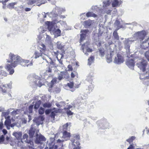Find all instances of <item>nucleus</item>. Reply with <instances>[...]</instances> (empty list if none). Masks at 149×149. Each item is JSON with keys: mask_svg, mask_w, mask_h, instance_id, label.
<instances>
[{"mask_svg": "<svg viewBox=\"0 0 149 149\" xmlns=\"http://www.w3.org/2000/svg\"><path fill=\"white\" fill-rule=\"evenodd\" d=\"M34 55H35L34 57L36 59L40 56H41L44 60H45L46 62L48 63L47 59L49 58V57L45 54H43L40 52L36 51L34 54Z\"/></svg>", "mask_w": 149, "mask_h": 149, "instance_id": "nucleus-9", "label": "nucleus"}, {"mask_svg": "<svg viewBox=\"0 0 149 149\" xmlns=\"http://www.w3.org/2000/svg\"><path fill=\"white\" fill-rule=\"evenodd\" d=\"M12 110V109H8L6 112H2V113L1 116H4L5 118L6 119H9L10 118V116H8L9 112L10 111H11Z\"/></svg>", "mask_w": 149, "mask_h": 149, "instance_id": "nucleus-24", "label": "nucleus"}, {"mask_svg": "<svg viewBox=\"0 0 149 149\" xmlns=\"http://www.w3.org/2000/svg\"><path fill=\"white\" fill-rule=\"evenodd\" d=\"M121 3L120 1H119L117 0H114L112 3L113 7H117L119 6Z\"/></svg>", "mask_w": 149, "mask_h": 149, "instance_id": "nucleus-26", "label": "nucleus"}, {"mask_svg": "<svg viewBox=\"0 0 149 149\" xmlns=\"http://www.w3.org/2000/svg\"><path fill=\"white\" fill-rule=\"evenodd\" d=\"M124 61L123 57L119 54H117L115 57L114 62L117 64H120Z\"/></svg>", "mask_w": 149, "mask_h": 149, "instance_id": "nucleus-12", "label": "nucleus"}, {"mask_svg": "<svg viewBox=\"0 0 149 149\" xmlns=\"http://www.w3.org/2000/svg\"><path fill=\"white\" fill-rule=\"evenodd\" d=\"M126 64L130 68L132 69H134V63L133 59H128L126 61Z\"/></svg>", "mask_w": 149, "mask_h": 149, "instance_id": "nucleus-16", "label": "nucleus"}, {"mask_svg": "<svg viewBox=\"0 0 149 149\" xmlns=\"http://www.w3.org/2000/svg\"><path fill=\"white\" fill-rule=\"evenodd\" d=\"M36 129L34 128L31 127V128L29 130V134L31 137H32L33 136L35 133Z\"/></svg>", "mask_w": 149, "mask_h": 149, "instance_id": "nucleus-30", "label": "nucleus"}, {"mask_svg": "<svg viewBox=\"0 0 149 149\" xmlns=\"http://www.w3.org/2000/svg\"><path fill=\"white\" fill-rule=\"evenodd\" d=\"M110 2L109 0H106L103 2V6L104 7H107L109 6L110 4Z\"/></svg>", "mask_w": 149, "mask_h": 149, "instance_id": "nucleus-37", "label": "nucleus"}, {"mask_svg": "<svg viewBox=\"0 0 149 149\" xmlns=\"http://www.w3.org/2000/svg\"><path fill=\"white\" fill-rule=\"evenodd\" d=\"M28 137V135L26 134H24L22 136V137L21 140L24 142L27 143L28 144H29L28 145V146L30 148L32 147V146L33 145V142L31 141L28 140L27 139Z\"/></svg>", "mask_w": 149, "mask_h": 149, "instance_id": "nucleus-11", "label": "nucleus"}, {"mask_svg": "<svg viewBox=\"0 0 149 149\" xmlns=\"http://www.w3.org/2000/svg\"><path fill=\"white\" fill-rule=\"evenodd\" d=\"M49 59V62L51 65H53V66L55 67H56L58 66V65L56 64L54 61L52 60L51 58L49 57V58L47 59V60ZM47 61H48V60ZM48 62L49 61H48Z\"/></svg>", "mask_w": 149, "mask_h": 149, "instance_id": "nucleus-36", "label": "nucleus"}, {"mask_svg": "<svg viewBox=\"0 0 149 149\" xmlns=\"http://www.w3.org/2000/svg\"><path fill=\"white\" fill-rule=\"evenodd\" d=\"M95 40V43L98 46H100L101 45V41L99 40V38L98 37H97L96 39L94 38Z\"/></svg>", "mask_w": 149, "mask_h": 149, "instance_id": "nucleus-45", "label": "nucleus"}, {"mask_svg": "<svg viewBox=\"0 0 149 149\" xmlns=\"http://www.w3.org/2000/svg\"><path fill=\"white\" fill-rule=\"evenodd\" d=\"M7 87L11 88V85L9 84L2 85L1 89L2 93L3 95L7 93Z\"/></svg>", "mask_w": 149, "mask_h": 149, "instance_id": "nucleus-19", "label": "nucleus"}, {"mask_svg": "<svg viewBox=\"0 0 149 149\" xmlns=\"http://www.w3.org/2000/svg\"><path fill=\"white\" fill-rule=\"evenodd\" d=\"M19 113V110L17 109L13 111L11 113V115L13 116H15L17 114Z\"/></svg>", "mask_w": 149, "mask_h": 149, "instance_id": "nucleus-44", "label": "nucleus"}, {"mask_svg": "<svg viewBox=\"0 0 149 149\" xmlns=\"http://www.w3.org/2000/svg\"><path fill=\"white\" fill-rule=\"evenodd\" d=\"M51 106V104L49 102L45 103L43 104V106L45 108H49Z\"/></svg>", "mask_w": 149, "mask_h": 149, "instance_id": "nucleus-41", "label": "nucleus"}, {"mask_svg": "<svg viewBox=\"0 0 149 149\" xmlns=\"http://www.w3.org/2000/svg\"><path fill=\"white\" fill-rule=\"evenodd\" d=\"M56 115L55 112L54 111H52L51 112L50 116L51 118L54 119Z\"/></svg>", "mask_w": 149, "mask_h": 149, "instance_id": "nucleus-55", "label": "nucleus"}, {"mask_svg": "<svg viewBox=\"0 0 149 149\" xmlns=\"http://www.w3.org/2000/svg\"><path fill=\"white\" fill-rule=\"evenodd\" d=\"M65 9L64 8H62L58 7H56L52 12L49 14L46 13L48 15L50 18L56 17L58 16V14H60L62 12L65 11Z\"/></svg>", "mask_w": 149, "mask_h": 149, "instance_id": "nucleus-3", "label": "nucleus"}, {"mask_svg": "<svg viewBox=\"0 0 149 149\" xmlns=\"http://www.w3.org/2000/svg\"><path fill=\"white\" fill-rule=\"evenodd\" d=\"M65 110L67 115L68 116L72 115L73 114V113L71 112L72 110Z\"/></svg>", "mask_w": 149, "mask_h": 149, "instance_id": "nucleus-50", "label": "nucleus"}, {"mask_svg": "<svg viewBox=\"0 0 149 149\" xmlns=\"http://www.w3.org/2000/svg\"><path fill=\"white\" fill-rule=\"evenodd\" d=\"M143 73L140 75V79H149V70L146 69L145 70L144 72H143Z\"/></svg>", "mask_w": 149, "mask_h": 149, "instance_id": "nucleus-14", "label": "nucleus"}, {"mask_svg": "<svg viewBox=\"0 0 149 149\" xmlns=\"http://www.w3.org/2000/svg\"><path fill=\"white\" fill-rule=\"evenodd\" d=\"M56 47L59 49L62 50L63 49L65 45L63 43L58 42L56 43Z\"/></svg>", "mask_w": 149, "mask_h": 149, "instance_id": "nucleus-28", "label": "nucleus"}, {"mask_svg": "<svg viewBox=\"0 0 149 149\" xmlns=\"http://www.w3.org/2000/svg\"><path fill=\"white\" fill-rule=\"evenodd\" d=\"M57 81V78H54L51 81V87H52V84H54L55 83H56Z\"/></svg>", "mask_w": 149, "mask_h": 149, "instance_id": "nucleus-52", "label": "nucleus"}, {"mask_svg": "<svg viewBox=\"0 0 149 149\" xmlns=\"http://www.w3.org/2000/svg\"><path fill=\"white\" fill-rule=\"evenodd\" d=\"M33 64V63L31 62L30 63L28 64H25L23 66H26L27 67H28L29 66H31Z\"/></svg>", "mask_w": 149, "mask_h": 149, "instance_id": "nucleus-60", "label": "nucleus"}, {"mask_svg": "<svg viewBox=\"0 0 149 149\" xmlns=\"http://www.w3.org/2000/svg\"><path fill=\"white\" fill-rule=\"evenodd\" d=\"M113 35L114 39L117 40H119V37L118 35V34L116 30L115 31L113 32Z\"/></svg>", "mask_w": 149, "mask_h": 149, "instance_id": "nucleus-35", "label": "nucleus"}, {"mask_svg": "<svg viewBox=\"0 0 149 149\" xmlns=\"http://www.w3.org/2000/svg\"><path fill=\"white\" fill-rule=\"evenodd\" d=\"M94 57L93 56H91L88 59V64L89 65L94 62Z\"/></svg>", "mask_w": 149, "mask_h": 149, "instance_id": "nucleus-32", "label": "nucleus"}, {"mask_svg": "<svg viewBox=\"0 0 149 149\" xmlns=\"http://www.w3.org/2000/svg\"><path fill=\"white\" fill-rule=\"evenodd\" d=\"M10 141V138L8 136H7L6 139H5V141L4 144H6L8 143V142Z\"/></svg>", "mask_w": 149, "mask_h": 149, "instance_id": "nucleus-53", "label": "nucleus"}, {"mask_svg": "<svg viewBox=\"0 0 149 149\" xmlns=\"http://www.w3.org/2000/svg\"><path fill=\"white\" fill-rule=\"evenodd\" d=\"M41 103V102L40 101L36 102L35 104L34 105V109H38L40 107Z\"/></svg>", "mask_w": 149, "mask_h": 149, "instance_id": "nucleus-38", "label": "nucleus"}, {"mask_svg": "<svg viewBox=\"0 0 149 149\" xmlns=\"http://www.w3.org/2000/svg\"><path fill=\"white\" fill-rule=\"evenodd\" d=\"M46 37L45 39V41L46 42L48 43H49L51 42V37L48 35H46Z\"/></svg>", "mask_w": 149, "mask_h": 149, "instance_id": "nucleus-42", "label": "nucleus"}, {"mask_svg": "<svg viewBox=\"0 0 149 149\" xmlns=\"http://www.w3.org/2000/svg\"><path fill=\"white\" fill-rule=\"evenodd\" d=\"M39 131L37 130L36 131V139L35 140V142L36 143L39 144L41 143V142L45 141L46 140V138L41 134H38Z\"/></svg>", "mask_w": 149, "mask_h": 149, "instance_id": "nucleus-8", "label": "nucleus"}, {"mask_svg": "<svg viewBox=\"0 0 149 149\" xmlns=\"http://www.w3.org/2000/svg\"><path fill=\"white\" fill-rule=\"evenodd\" d=\"M73 107L70 105H68L66 107L64 108L65 110H72Z\"/></svg>", "mask_w": 149, "mask_h": 149, "instance_id": "nucleus-49", "label": "nucleus"}, {"mask_svg": "<svg viewBox=\"0 0 149 149\" xmlns=\"http://www.w3.org/2000/svg\"><path fill=\"white\" fill-rule=\"evenodd\" d=\"M137 58H139L138 61L136 64V65L142 72H144L146 70V68L147 65V61L146 60L143 59H140L138 56H136L134 58L135 61Z\"/></svg>", "mask_w": 149, "mask_h": 149, "instance_id": "nucleus-4", "label": "nucleus"}, {"mask_svg": "<svg viewBox=\"0 0 149 149\" xmlns=\"http://www.w3.org/2000/svg\"><path fill=\"white\" fill-rule=\"evenodd\" d=\"M40 46L39 47L40 48L39 52L42 53L43 54H45V53L46 50V49L45 45L43 44H42L40 45Z\"/></svg>", "mask_w": 149, "mask_h": 149, "instance_id": "nucleus-29", "label": "nucleus"}, {"mask_svg": "<svg viewBox=\"0 0 149 149\" xmlns=\"http://www.w3.org/2000/svg\"><path fill=\"white\" fill-rule=\"evenodd\" d=\"M59 22L62 25H64V26L66 25V23L64 21H60Z\"/></svg>", "mask_w": 149, "mask_h": 149, "instance_id": "nucleus-61", "label": "nucleus"}, {"mask_svg": "<svg viewBox=\"0 0 149 149\" xmlns=\"http://www.w3.org/2000/svg\"><path fill=\"white\" fill-rule=\"evenodd\" d=\"M45 23L47 25V27L50 31L52 32L55 37L59 36L61 34V31L59 29H55L53 25L51 24L50 22L47 21Z\"/></svg>", "mask_w": 149, "mask_h": 149, "instance_id": "nucleus-6", "label": "nucleus"}, {"mask_svg": "<svg viewBox=\"0 0 149 149\" xmlns=\"http://www.w3.org/2000/svg\"><path fill=\"white\" fill-rule=\"evenodd\" d=\"M13 135L17 140H21L22 137V132H13Z\"/></svg>", "mask_w": 149, "mask_h": 149, "instance_id": "nucleus-20", "label": "nucleus"}, {"mask_svg": "<svg viewBox=\"0 0 149 149\" xmlns=\"http://www.w3.org/2000/svg\"><path fill=\"white\" fill-rule=\"evenodd\" d=\"M145 56L146 57L149 61V51L146 52L145 53Z\"/></svg>", "mask_w": 149, "mask_h": 149, "instance_id": "nucleus-54", "label": "nucleus"}, {"mask_svg": "<svg viewBox=\"0 0 149 149\" xmlns=\"http://www.w3.org/2000/svg\"><path fill=\"white\" fill-rule=\"evenodd\" d=\"M11 123V121L9 119H7L5 122L4 125L6 127H10V125Z\"/></svg>", "mask_w": 149, "mask_h": 149, "instance_id": "nucleus-34", "label": "nucleus"}, {"mask_svg": "<svg viewBox=\"0 0 149 149\" xmlns=\"http://www.w3.org/2000/svg\"><path fill=\"white\" fill-rule=\"evenodd\" d=\"M58 147V146L57 145H56L55 146H54L52 148V149H57Z\"/></svg>", "mask_w": 149, "mask_h": 149, "instance_id": "nucleus-64", "label": "nucleus"}, {"mask_svg": "<svg viewBox=\"0 0 149 149\" xmlns=\"http://www.w3.org/2000/svg\"><path fill=\"white\" fill-rule=\"evenodd\" d=\"M86 15L87 17H95L97 16L96 14L92 12H88L86 14Z\"/></svg>", "mask_w": 149, "mask_h": 149, "instance_id": "nucleus-33", "label": "nucleus"}, {"mask_svg": "<svg viewBox=\"0 0 149 149\" xmlns=\"http://www.w3.org/2000/svg\"><path fill=\"white\" fill-rule=\"evenodd\" d=\"M87 80L88 81H90L92 80V77L91 75H89L87 77Z\"/></svg>", "mask_w": 149, "mask_h": 149, "instance_id": "nucleus-59", "label": "nucleus"}, {"mask_svg": "<svg viewBox=\"0 0 149 149\" xmlns=\"http://www.w3.org/2000/svg\"><path fill=\"white\" fill-rule=\"evenodd\" d=\"M44 120V118L42 116H39L38 117L35 118L33 121L36 123L38 125L42 124L43 123V121Z\"/></svg>", "mask_w": 149, "mask_h": 149, "instance_id": "nucleus-15", "label": "nucleus"}, {"mask_svg": "<svg viewBox=\"0 0 149 149\" xmlns=\"http://www.w3.org/2000/svg\"><path fill=\"white\" fill-rule=\"evenodd\" d=\"M147 34L145 31H139L134 34V37L135 39H132L131 38H125L123 43L125 48L127 50H129L130 47V44L136 40L141 41L145 38Z\"/></svg>", "mask_w": 149, "mask_h": 149, "instance_id": "nucleus-2", "label": "nucleus"}, {"mask_svg": "<svg viewBox=\"0 0 149 149\" xmlns=\"http://www.w3.org/2000/svg\"><path fill=\"white\" fill-rule=\"evenodd\" d=\"M89 43L86 42L81 47L83 52L87 56L88 55L87 52H91L93 51L92 49L89 48Z\"/></svg>", "mask_w": 149, "mask_h": 149, "instance_id": "nucleus-10", "label": "nucleus"}, {"mask_svg": "<svg viewBox=\"0 0 149 149\" xmlns=\"http://www.w3.org/2000/svg\"><path fill=\"white\" fill-rule=\"evenodd\" d=\"M9 60L7 61L5 68L9 72L10 74H13L14 73V68L18 64L22 62L27 63L29 62V60H24L22 59L18 55H14L11 53L9 55Z\"/></svg>", "mask_w": 149, "mask_h": 149, "instance_id": "nucleus-1", "label": "nucleus"}, {"mask_svg": "<svg viewBox=\"0 0 149 149\" xmlns=\"http://www.w3.org/2000/svg\"><path fill=\"white\" fill-rule=\"evenodd\" d=\"M69 75L68 72L66 71L61 72L58 74V79L59 81L63 79H67L69 78Z\"/></svg>", "mask_w": 149, "mask_h": 149, "instance_id": "nucleus-13", "label": "nucleus"}, {"mask_svg": "<svg viewBox=\"0 0 149 149\" xmlns=\"http://www.w3.org/2000/svg\"><path fill=\"white\" fill-rule=\"evenodd\" d=\"M51 112V110L49 109H47L45 111V113L46 114H48L49 113Z\"/></svg>", "mask_w": 149, "mask_h": 149, "instance_id": "nucleus-62", "label": "nucleus"}, {"mask_svg": "<svg viewBox=\"0 0 149 149\" xmlns=\"http://www.w3.org/2000/svg\"><path fill=\"white\" fill-rule=\"evenodd\" d=\"M34 104L31 105L29 107L28 109V111H27V112L29 113H31L32 112V110L33 108Z\"/></svg>", "mask_w": 149, "mask_h": 149, "instance_id": "nucleus-47", "label": "nucleus"}, {"mask_svg": "<svg viewBox=\"0 0 149 149\" xmlns=\"http://www.w3.org/2000/svg\"><path fill=\"white\" fill-rule=\"evenodd\" d=\"M47 2V0H38V2L44 4Z\"/></svg>", "mask_w": 149, "mask_h": 149, "instance_id": "nucleus-57", "label": "nucleus"}, {"mask_svg": "<svg viewBox=\"0 0 149 149\" xmlns=\"http://www.w3.org/2000/svg\"><path fill=\"white\" fill-rule=\"evenodd\" d=\"M71 123H68L62 126V128L64 131L66 130H69L71 126Z\"/></svg>", "mask_w": 149, "mask_h": 149, "instance_id": "nucleus-23", "label": "nucleus"}, {"mask_svg": "<svg viewBox=\"0 0 149 149\" xmlns=\"http://www.w3.org/2000/svg\"><path fill=\"white\" fill-rule=\"evenodd\" d=\"M54 138H51L50 139V142H49L47 141V146H48L49 147V149H52V148L54 145Z\"/></svg>", "mask_w": 149, "mask_h": 149, "instance_id": "nucleus-22", "label": "nucleus"}, {"mask_svg": "<svg viewBox=\"0 0 149 149\" xmlns=\"http://www.w3.org/2000/svg\"><path fill=\"white\" fill-rule=\"evenodd\" d=\"M38 2V0H29L28 4L29 5H32Z\"/></svg>", "mask_w": 149, "mask_h": 149, "instance_id": "nucleus-48", "label": "nucleus"}, {"mask_svg": "<svg viewBox=\"0 0 149 149\" xmlns=\"http://www.w3.org/2000/svg\"><path fill=\"white\" fill-rule=\"evenodd\" d=\"M5 141V137L3 135L0 136V144H4Z\"/></svg>", "mask_w": 149, "mask_h": 149, "instance_id": "nucleus-46", "label": "nucleus"}, {"mask_svg": "<svg viewBox=\"0 0 149 149\" xmlns=\"http://www.w3.org/2000/svg\"><path fill=\"white\" fill-rule=\"evenodd\" d=\"M99 50L100 56H103L104 55V49L103 48H100Z\"/></svg>", "mask_w": 149, "mask_h": 149, "instance_id": "nucleus-43", "label": "nucleus"}, {"mask_svg": "<svg viewBox=\"0 0 149 149\" xmlns=\"http://www.w3.org/2000/svg\"><path fill=\"white\" fill-rule=\"evenodd\" d=\"M24 143V142L21 140L20 141H18L17 145L19 147L22 148L23 147Z\"/></svg>", "mask_w": 149, "mask_h": 149, "instance_id": "nucleus-39", "label": "nucleus"}, {"mask_svg": "<svg viewBox=\"0 0 149 149\" xmlns=\"http://www.w3.org/2000/svg\"><path fill=\"white\" fill-rule=\"evenodd\" d=\"M70 136V133L66 131H64L63 132V135L62 139H63L64 140L58 139L56 141V143L59 144L61 146H63V143L64 141H67L69 139V138Z\"/></svg>", "mask_w": 149, "mask_h": 149, "instance_id": "nucleus-7", "label": "nucleus"}, {"mask_svg": "<svg viewBox=\"0 0 149 149\" xmlns=\"http://www.w3.org/2000/svg\"><path fill=\"white\" fill-rule=\"evenodd\" d=\"M61 56V59H62L63 57V55L62 54H58L57 56V58L59 63L58 66L60 67H63L64 65L62 61L61 60L59 59L58 57V56Z\"/></svg>", "mask_w": 149, "mask_h": 149, "instance_id": "nucleus-25", "label": "nucleus"}, {"mask_svg": "<svg viewBox=\"0 0 149 149\" xmlns=\"http://www.w3.org/2000/svg\"><path fill=\"white\" fill-rule=\"evenodd\" d=\"M68 68L69 70L72 71V67L70 65H69L68 66Z\"/></svg>", "mask_w": 149, "mask_h": 149, "instance_id": "nucleus-63", "label": "nucleus"}, {"mask_svg": "<svg viewBox=\"0 0 149 149\" xmlns=\"http://www.w3.org/2000/svg\"><path fill=\"white\" fill-rule=\"evenodd\" d=\"M72 137L73 138H71L70 140L72 144L74 146L73 149H80L79 146L80 144L79 141L80 139L79 136L78 135L74 134L72 135Z\"/></svg>", "mask_w": 149, "mask_h": 149, "instance_id": "nucleus-5", "label": "nucleus"}, {"mask_svg": "<svg viewBox=\"0 0 149 149\" xmlns=\"http://www.w3.org/2000/svg\"><path fill=\"white\" fill-rule=\"evenodd\" d=\"M94 23V21L93 20H91L90 19L85 21L84 22V26L86 27H88L91 26H92Z\"/></svg>", "mask_w": 149, "mask_h": 149, "instance_id": "nucleus-21", "label": "nucleus"}, {"mask_svg": "<svg viewBox=\"0 0 149 149\" xmlns=\"http://www.w3.org/2000/svg\"><path fill=\"white\" fill-rule=\"evenodd\" d=\"M17 4V2H15L10 3L7 6V8L9 9H12L14 8L15 10H17V8H14V6Z\"/></svg>", "mask_w": 149, "mask_h": 149, "instance_id": "nucleus-31", "label": "nucleus"}, {"mask_svg": "<svg viewBox=\"0 0 149 149\" xmlns=\"http://www.w3.org/2000/svg\"><path fill=\"white\" fill-rule=\"evenodd\" d=\"M88 32H89V31L87 29H83L81 30V34H80V43L82 41L85 39L86 36V34L88 33Z\"/></svg>", "mask_w": 149, "mask_h": 149, "instance_id": "nucleus-17", "label": "nucleus"}, {"mask_svg": "<svg viewBox=\"0 0 149 149\" xmlns=\"http://www.w3.org/2000/svg\"><path fill=\"white\" fill-rule=\"evenodd\" d=\"M50 65H49V66L47 70H46V72L49 73L51 72H52V70L50 67Z\"/></svg>", "mask_w": 149, "mask_h": 149, "instance_id": "nucleus-58", "label": "nucleus"}, {"mask_svg": "<svg viewBox=\"0 0 149 149\" xmlns=\"http://www.w3.org/2000/svg\"><path fill=\"white\" fill-rule=\"evenodd\" d=\"M35 77L36 79L38 81H37V82H36L35 84L38 86L40 87L42 86V84L40 80L39 79L38 76H36Z\"/></svg>", "mask_w": 149, "mask_h": 149, "instance_id": "nucleus-40", "label": "nucleus"}, {"mask_svg": "<svg viewBox=\"0 0 149 149\" xmlns=\"http://www.w3.org/2000/svg\"><path fill=\"white\" fill-rule=\"evenodd\" d=\"M141 46L142 49H146L149 47V38L143 41L141 44Z\"/></svg>", "mask_w": 149, "mask_h": 149, "instance_id": "nucleus-18", "label": "nucleus"}, {"mask_svg": "<svg viewBox=\"0 0 149 149\" xmlns=\"http://www.w3.org/2000/svg\"><path fill=\"white\" fill-rule=\"evenodd\" d=\"M39 113L40 114H42L44 112V109L42 107H40L39 110Z\"/></svg>", "mask_w": 149, "mask_h": 149, "instance_id": "nucleus-51", "label": "nucleus"}, {"mask_svg": "<svg viewBox=\"0 0 149 149\" xmlns=\"http://www.w3.org/2000/svg\"><path fill=\"white\" fill-rule=\"evenodd\" d=\"M74 84L72 82H70L68 83L67 84L68 86L70 87V88H72Z\"/></svg>", "mask_w": 149, "mask_h": 149, "instance_id": "nucleus-56", "label": "nucleus"}, {"mask_svg": "<svg viewBox=\"0 0 149 149\" xmlns=\"http://www.w3.org/2000/svg\"><path fill=\"white\" fill-rule=\"evenodd\" d=\"M110 55L108 56L107 58V61L108 63H109L112 61V57L113 55V53H114L113 51H110Z\"/></svg>", "mask_w": 149, "mask_h": 149, "instance_id": "nucleus-27", "label": "nucleus"}]
</instances>
